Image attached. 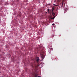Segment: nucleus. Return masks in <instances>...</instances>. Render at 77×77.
<instances>
[{"mask_svg":"<svg viewBox=\"0 0 77 77\" xmlns=\"http://www.w3.org/2000/svg\"><path fill=\"white\" fill-rule=\"evenodd\" d=\"M54 10V8H52V15L53 16H54V15L56 14L55 13L54 14V12H53V11Z\"/></svg>","mask_w":77,"mask_h":77,"instance_id":"nucleus-2","label":"nucleus"},{"mask_svg":"<svg viewBox=\"0 0 77 77\" xmlns=\"http://www.w3.org/2000/svg\"><path fill=\"white\" fill-rule=\"evenodd\" d=\"M40 55L41 58H44L45 56L43 53H41Z\"/></svg>","mask_w":77,"mask_h":77,"instance_id":"nucleus-3","label":"nucleus"},{"mask_svg":"<svg viewBox=\"0 0 77 77\" xmlns=\"http://www.w3.org/2000/svg\"><path fill=\"white\" fill-rule=\"evenodd\" d=\"M52 19H54V17H53L52 18Z\"/></svg>","mask_w":77,"mask_h":77,"instance_id":"nucleus-10","label":"nucleus"},{"mask_svg":"<svg viewBox=\"0 0 77 77\" xmlns=\"http://www.w3.org/2000/svg\"><path fill=\"white\" fill-rule=\"evenodd\" d=\"M52 25H53V26H54V23H53V24H52Z\"/></svg>","mask_w":77,"mask_h":77,"instance_id":"nucleus-8","label":"nucleus"},{"mask_svg":"<svg viewBox=\"0 0 77 77\" xmlns=\"http://www.w3.org/2000/svg\"><path fill=\"white\" fill-rule=\"evenodd\" d=\"M31 65L32 67L33 68H36V64L35 63H31Z\"/></svg>","mask_w":77,"mask_h":77,"instance_id":"nucleus-1","label":"nucleus"},{"mask_svg":"<svg viewBox=\"0 0 77 77\" xmlns=\"http://www.w3.org/2000/svg\"><path fill=\"white\" fill-rule=\"evenodd\" d=\"M39 57H37L36 60L37 62H38V61H39Z\"/></svg>","mask_w":77,"mask_h":77,"instance_id":"nucleus-4","label":"nucleus"},{"mask_svg":"<svg viewBox=\"0 0 77 77\" xmlns=\"http://www.w3.org/2000/svg\"><path fill=\"white\" fill-rule=\"evenodd\" d=\"M18 16H19V17H21V15L20 14L18 15Z\"/></svg>","mask_w":77,"mask_h":77,"instance_id":"nucleus-7","label":"nucleus"},{"mask_svg":"<svg viewBox=\"0 0 77 77\" xmlns=\"http://www.w3.org/2000/svg\"><path fill=\"white\" fill-rule=\"evenodd\" d=\"M46 14H47V12H46Z\"/></svg>","mask_w":77,"mask_h":77,"instance_id":"nucleus-13","label":"nucleus"},{"mask_svg":"<svg viewBox=\"0 0 77 77\" xmlns=\"http://www.w3.org/2000/svg\"><path fill=\"white\" fill-rule=\"evenodd\" d=\"M58 9V7H57V10H56V11H57Z\"/></svg>","mask_w":77,"mask_h":77,"instance_id":"nucleus-9","label":"nucleus"},{"mask_svg":"<svg viewBox=\"0 0 77 77\" xmlns=\"http://www.w3.org/2000/svg\"><path fill=\"white\" fill-rule=\"evenodd\" d=\"M55 16L54 17V18H55Z\"/></svg>","mask_w":77,"mask_h":77,"instance_id":"nucleus-12","label":"nucleus"},{"mask_svg":"<svg viewBox=\"0 0 77 77\" xmlns=\"http://www.w3.org/2000/svg\"><path fill=\"white\" fill-rule=\"evenodd\" d=\"M54 5L55 6H56V5L54 4Z\"/></svg>","mask_w":77,"mask_h":77,"instance_id":"nucleus-15","label":"nucleus"},{"mask_svg":"<svg viewBox=\"0 0 77 77\" xmlns=\"http://www.w3.org/2000/svg\"><path fill=\"white\" fill-rule=\"evenodd\" d=\"M34 76L35 77H37L38 76V74H35Z\"/></svg>","mask_w":77,"mask_h":77,"instance_id":"nucleus-5","label":"nucleus"},{"mask_svg":"<svg viewBox=\"0 0 77 77\" xmlns=\"http://www.w3.org/2000/svg\"><path fill=\"white\" fill-rule=\"evenodd\" d=\"M38 77H41V76H38Z\"/></svg>","mask_w":77,"mask_h":77,"instance_id":"nucleus-11","label":"nucleus"},{"mask_svg":"<svg viewBox=\"0 0 77 77\" xmlns=\"http://www.w3.org/2000/svg\"><path fill=\"white\" fill-rule=\"evenodd\" d=\"M48 13H50V9H48Z\"/></svg>","mask_w":77,"mask_h":77,"instance_id":"nucleus-6","label":"nucleus"},{"mask_svg":"<svg viewBox=\"0 0 77 77\" xmlns=\"http://www.w3.org/2000/svg\"><path fill=\"white\" fill-rule=\"evenodd\" d=\"M43 59H44V58H42V60H43Z\"/></svg>","mask_w":77,"mask_h":77,"instance_id":"nucleus-16","label":"nucleus"},{"mask_svg":"<svg viewBox=\"0 0 77 77\" xmlns=\"http://www.w3.org/2000/svg\"><path fill=\"white\" fill-rule=\"evenodd\" d=\"M63 5V3H62V5Z\"/></svg>","mask_w":77,"mask_h":77,"instance_id":"nucleus-14","label":"nucleus"}]
</instances>
